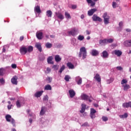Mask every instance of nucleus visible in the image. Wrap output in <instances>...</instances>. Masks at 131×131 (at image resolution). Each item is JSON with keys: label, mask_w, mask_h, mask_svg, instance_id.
<instances>
[{"label": "nucleus", "mask_w": 131, "mask_h": 131, "mask_svg": "<svg viewBox=\"0 0 131 131\" xmlns=\"http://www.w3.org/2000/svg\"><path fill=\"white\" fill-rule=\"evenodd\" d=\"M81 106H82V107L81 110L80 111V113H84L86 108V105H85V104H82Z\"/></svg>", "instance_id": "20"}, {"label": "nucleus", "mask_w": 131, "mask_h": 131, "mask_svg": "<svg viewBox=\"0 0 131 131\" xmlns=\"http://www.w3.org/2000/svg\"><path fill=\"white\" fill-rule=\"evenodd\" d=\"M68 33L69 35H72L73 36H74L76 35V30H75V28H74L70 31H69Z\"/></svg>", "instance_id": "9"}, {"label": "nucleus", "mask_w": 131, "mask_h": 131, "mask_svg": "<svg viewBox=\"0 0 131 131\" xmlns=\"http://www.w3.org/2000/svg\"><path fill=\"white\" fill-rule=\"evenodd\" d=\"M11 67L13 68V69H16V68H17V65H16V64H12Z\"/></svg>", "instance_id": "54"}, {"label": "nucleus", "mask_w": 131, "mask_h": 131, "mask_svg": "<svg viewBox=\"0 0 131 131\" xmlns=\"http://www.w3.org/2000/svg\"><path fill=\"white\" fill-rule=\"evenodd\" d=\"M76 81L77 82H82V79L80 77H77L76 78Z\"/></svg>", "instance_id": "33"}, {"label": "nucleus", "mask_w": 131, "mask_h": 131, "mask_svg": "<svg viewBox=\"0 0 131 131\" xmlns=\"http://www.w3.org/2000/svg\"><path fill=\"white\" fill-rule=\"evenodd\" d=\"M3 73H4V69L3 68L0 69V76L1 75H3Z\"/></svg>", "instance_id": "49"}, {"label": "nucleus", "mask_w": 131, "mask_h": 131, "mask_svg": "<svg viewBox=\"0 0 131 131\" xmlns=\"http://www.w3.org/2000/svg\"><path fill=\"white\" fill-rule=\"evenodd\" d=\"M81 126L85 127V126H90L89 123L87 122L84 123L83 124L81 125Z\"/></svg>", "instance_id": "41"}, {"label": "nucleus", "mask_w": 131, "mask_h": 131, "mask_svg": "<svg viewBox=\"0 0 131 131\" xmlns=\"http://www.w3.org/2000/svg\"><path fill=\"white\" fill-rule=\"evenodd\" d=\"M92 19L93 21H98V22H102V21H103V19L101 18V17L97 16L96 14L93 15V16H92Z\"/></svg>", "instance_id": "5"}, {"label": "nucleus", "mask_w": 131, "mask_h": 131, "mask_svg": "<svg viewBox=\"0 0 131 131\" xmlns=\"http://www.w3.org/2000/svg\"><path fill=\"white\" fill-rule=\"evenodd\" d=\"M46 15L49 18H52V16L53 15V12L51 10H48L46 12Z\"/></svg>", "instance_id": "21"}, {"label": "nucleus", "mask_w": 131, "mask_h": 131, "mask_svg": "<svg viewBox=\"0 0 131 131\" xmlns=\"http://www.w3.org/2000/svg\"><path fill=\"white\" fill-rule=\"evenodd\" d=\"M71 79V77H70V76L67 75H66L65 76V77H64V80H66V81H69V79Z\"/></svg>", "instance_id": "34"}, {"label": "nucleus", "mask_w": 131, "mask_h": 131, "mask_svg": "<svg viewBox=\"0 0 131 131\" xmlns=\"http://www.w3.org/2000/svg\"><path fill=\"white\" fill-rule=\"evenodd\" d=\"M81 98L82 100H84L85 101H89V102H92V100L91 99V97H89V96L85 94H83L81 96Z\"/></svg>", "instance_id": "4"}, {"label": "nucleus", "mask_w": 131, "mask_h": 131, "mask_svg": "<svg viewBox=\"0 0 131 131\" xmlns=\"http://www.w3.org/2000/svg\"><path fill=\"white\" fill-rule=\"evenodd\" d=\"M122 107L123 108H128L127 102H125L122 104Z\"/></svg>", "instance_id": "39"}, {"label": "nucleus", "mask_w": 131, "mask_h": 131, "mask_svg": "<svg viewBox=\"0 0 131 131\" xmlns=\"http://www.w3.org/2000/svg\"><path fill=\"white\" fill-rule=\"evenodd\" d=\"M10 121L12 124H13V126H16V124H15V120H14V119L12 118Z\"/></svg>", "instance_id": "42"}, {"label": "nucleus", "mask_w": 131, "mask_h": 131, "mask_svg": "<svg viewBox=\"0 0 131 131\" xmlns=\"http://www.w3.org/2000/svg\"><path fill=\"white\" fill-rule=\"evenodd\" d=\"M102 119L103 121H107L108 120V118L107 117H102Z\"/></svg>", "instance_id": "46"}, {"label": "nucleus", "mask_w": 131, "mask_h": 131, "mask_svg": "<svg viewBox=\"0 0 131 131\" xmlns=\"http://www.w3.org/2000/svg\"><path fill=\"white\" fill-rule=\"evenodd\" d=\"M67 66L69 67V69H74V65H73V64H72L71 62H68L67 63Z\"/></svg>", "instance_id": "25"}, {"label": "nucleus", "mask_w": 131, "mask_h": 131, "mask_svg": "<svg viewBox=\"0 0 131 131\" xmlns=\"http://www.w3.org/2000/svg\"><path fill=\"white\" fill-rule=\"evenodd\" d=\"M37 38L40 40L43 38V33L40 31H37L36 33Z\"/></svg>", "instance_id": "6"}, {"label": "nucleus", "mask_w": 131, "mask_h": 131, "mask_svg": "<svg viewBox=\"0 0 131 131\" xmlns=\"http://www.w3.org/2000/svg\"><path fill=\"white\" fill-rule=\"evenodd\" d=\"M121 82H127V80L126 79H123Z\"/></svg>", "instance_id": "62"}, {"label": "nucleus", "mask_w": 131, "mask_h": 131, "mask_svg": "<svg viewBox=\"0 0 131 131\" xmlns=\"http://www.w3.org/2000/svg\"><path fill=\"white\" fill-rule=\"evenodd\" d=\"M76 8H77V6L75 5H72V9H75Z\"/></svg>", "instance_id": "56"}, {"label": "nucleus", "mask_w": 131, "mask_h": 131, "mask_svg": "<svg viewBox=\"0 0 131 131\" xmlns=\"http://www.w3.org/2000/svg\"><path fill=\"white\" fill-rule=\"evenodd\" d=\"M91 55L94 57L99 56V51L96 49H93L92 50Z\"/></svg>", "instance_id": "8"}, {"label": "nucleus", "mask_w": 131, "mask_h": 131, "mask_svg": "<svg viewBox=\"0 0 131 131\" xmlns=\"http://www.w3.org/2000/svg\"><path fill=\"white\" fill-rule=\"evenodd\" d=\"M55 60L56 62H60V61H61V60H62V58H61V57H60V56L59 55H56L55 56Z\"/></svg>", "instance_id": "24"}, {"label": "nucleus", "mask_w": 131, "mask_h": 131, "mask_svg": "<svg viewBox=\"0 0 131 131\" xmlns=\"http://www.w3.org/2000/svg\"><path fill=\"white\" fill-rule=\"evenodd\" d=\"M0 82H5V79H4V78L0 79Z\"/></svg>", "instance_id": "60"}, {"label": "nucleus", "mask_w": 131, "mask_h": 131, "mask_svg": "<svg viewBox=\"0 0 131 131\" xmlns=\"http://www.w3.org/2000/svg\"><path fill=\"white\" fill-rule=\"evenodd\" d=\"M17 79H18V77L17 76H14L11 79V82H17Z\"/></svg>", "instance_id": "28"}, {"label": "nucleus", "mask_w": 131, "mask_h": 131, "mask_svg": "<svg viewBox=\"0 0 131 131\" xmlns=\"http://www.w3.org/2000/svg\"><path fill=\"white\" fill-rule=\"evenodd\" d=\"M53 68L55 69V70H58V69H59V66L54 65L53 66Z\"/></svg>", "instance_id": "45"}, {"label": "nucleus", "mask_w": 131, "mask_h": 131, "mask_svg": "<svg viewBox=\"0 0 131 131\" xmlns=\"http://www.w3.org/2000/svg\"><path fill=\"white\" fill-rule=\"evenodd\" d=\"M123 45H124V46H125V47H131V39L124 41Z\"/></svg>", "instance_id": "15"}, {"label": "nucleus", "mask_w": 131, "mask_h": 131, "mask_svg": "<svg viewBox=\"0 0 131 131\" xmlns=\"http://www.w3.org/2000/svg\"><path fill=\"white\" fill-rule=\"evenodd\" d=\"M91 7H94V6H95V5H96V3H95V2H93V1H92V2H91Z\"/></svg>", "instance_id": "57"}, {"label": "nucleus", "mask_w": 131, "mask_h": 131, "mask_svg": "<svg viewBox=\"0 0 131 131\" xmlns=\"http://www.w3.org/2000/svg\"><path fill=\"white\" fill-rule=\"evenodd\" d=\"M46 47L47 49H51V48L53 47V45L50 42H47L46 43Z\"/></svg>", "instance_id": "31"}, {"label": "nucleus", "mask_w": 131, "mask_h": 131, "mask_svg": "<svg viewBox=\"0 0 131 131\" xmlns=\"http://www.w3.org/2000/svg\"><path fill=\"white\" fill-rule=\"evenodd\" d=\"M47 62L48 64H54L53 62V56H50L47 59Z\"/></svg>", "instance_id": "22"}, {"label": "nucleus", "mask_w": 131, "mask_h": 131, "mask_svg": "<svg viewBox=\"0 0 131 131\" xmlns=\"http://www.w3.org/2000/svg\"><path fill=\"white\" fill-rule=\"evenodd\" d=\"M13 107V105L12 104H9L7 106V108L8 109V110H11V108Z\"/></svg>", "instance_id": "51"}, {"label": "nucleus", "mask_w": 131, "mask_h": 131, "mask_svg": "<svg viewBox=\"0 0 131 131\" xmlns=\"http://www.w3.org/2000/svg\"><path fill=\"white\" fill-rule=\"evenodd\" d=\"M43 102H48L49 101V96L45 95L43 98Z\"/></svg>", "instance_id": "32"}, {"label": "nucleus", "mask_w": 131, "mask_h": 131, "mask_svg": "<svg viewBox=\"0 0 131 131\" xmlns=\"http://www.w3.org/2000/svg\"><path fill=\"white\" fill-rule=\"evenodd\" d=\"M128 104V108H129V107H131V101H129L128 102H127Z\"/></svg>", "instance_id": "58"}, {"label": "nucleus", "mask_w": 131, "mask_h": 131, "mask_svg": "<svg viewBox=\"0 0 131 131\" xmlns=\"http://www.w3.org/2000/svg\"><path fill=\"white\" fill-rule=\"evenodd\" d=\"M64 15L67 19H71V16H70V14H69L68 12H66Z\"/></svg>", "instance_id": "30"}, {"label": "nucleus", "mask_w": 131, "mask_h": 131, "mask_svg": "<svg viewBox=\"0 0 131 131\" xmlns=\"http://www.w3.org/2000/svg\"><path fill=\"white\" fill-rule=\"evenodd\" d=\"M35 47L40 52H41L42 51V48H41V44H40V43H36Z\"/></svg>", "instance_id": "13"}, {"label": "nucleus", "mask_w": 131, "mask_h": 131, "mask_svg": "<svg viewBox=\"0 0 131 131\" xmlns=\"http://www.w3.org/2000/svg\"><path fill=\"white\" fill-rule=\"evenodd\" d=\"M127 116H128L127 113H124V115H120V118H127Z\"/></svg>", "instance_id": "35"}, {"label": "nucleus", "mask_w": 131, "mask_h": 131, "mask_svg": "<svg viewBox=\"0 0 131 131\" xmlns=\"http://www.w3.org/2000/svg\"><path fill=\"white\" fill-rule=\"evenodd\" d=\"M64 70H65V66L62 65L59 71V73H62Z\"/></svg>", "instance_id": "36"}, {"label": "nucleus", "mask_w": 131, "mask_h": 131, "mask_svg": "<svg viewBox=\"0 0 131 131\" xmlns=\"http://www.w3.org/2000/svg\"><path fill=\"white\" fill-rule=\"evenodd\" d=\"M94 107H99V105H98L97 104L95 103V104H94Z\"/></svg>", "instance_id": "64"}, {"label": "nucleus", "mask_w": 131, "mask_h": 131, "mask_svg": "<svg viewBox=\"0 0 131 131\" xmlns=\"http://www.w3.org/2000/svg\"><path fill=\"white\" fill-rule=\"evenodd\" d=\"M95 12H97V9L96 8H93L90 10L88 11L89 16H93V15H94V13H95Z\"/></svg>", "instance_id": "11"}, {"label": "nucleus", "mask_w": 131, "mask_h": 131, "mask_svg": "<svg viewBox=\"0 0 131 131\" xmlns=\"http://www.w3.org/2000/svg\"><path fill=\"white\" fill-rule=\"evenodd\" d=\"M86 33L88 35H90V34H91V32H90V31H89V30L86 31Z\"/></svg>", "instance_id": "61"}, {"label": "nucleus", "mask_w": 131, "mask_h": 131, "mask_svg": "<svg viewBox=\"0 0 131 131\" xmlns=\"http://www.w3.org/2000/svg\"><path fill=\"white\" fill-rule=\"evenodd\" d=\"M78 40H83L84 39V36H82L81 35H79L78 36Z\"/></svg>", "instance_id": "37"}, {"label": "nucleus", "mask_w": 131, "mask_h": 131, "mask_svg": "<svg viewBox=\"0 0 131 131\" xmlns=\"http://www.w3.org/2000/svg\"><path fill=\"white\" fill-rule=\"evenodd\" d=\"M102 18H103L104 23L105 25L109 24V20H110V16L108 15L107 12H105L103 14Z\"/></svg>", "instance_id": "3"}, {"label": "nucleus", "mask_w": 131, "mask_h": 131, "mask_svg": "<svg viewBox=\"0 0 131 131\" xmlns=\"http://www.w3.org/2000/svg\"><path fill=\"white\" fill-rule=\"evenodd\" d=\"M86 2L88 4H91L93 1L92 0H86Z\"/></svg>", "instance_id": "63"}, {"label": "nucleus", "mask_w": 131, "mask_h": 131, "mask_svg": "<svg viewBox=\"0 0 131 131\" xmlns=\"http://www.w3.org/2000/svg\"><path fill=\"white\" fill-rule=\"evenodd\" d=\"M121 84L124 89V91H127L128 89H130L129 85L126 84V82H122Z\"/></svg>", "instance_id": "7"}, {"label": "nucleus", "mask_w": 131, "mask_h": 131, "mask_svg": "<svg viewBox=\"0 0 131 131\" xmlns=\"http://www.w3.org/2000/svg\"><path fill=\"white\" fill-rule=\"evenodd\" d=\"M34 11L38 14H40V13H41V10H40V7H39V6L35 7Z\"/></svg>", "instance_id": "17"}, {"label": "nucleus", "mask_w": 131, "mask_h": 131, "mask_svg": "<svg viewBox=\"0 0 131 131\" xmlns=\"http://www.w3.org/2000/svg\"><path fill=\"white\" fill-rule=\"evenodd\" d=\"M16 106L18 107V108H20V107H21V104H20L19 100L16 101Z\"/></svg>", "instance_id": "44"}, {"label": "nucleus", "mask_w": 131, "mask_h": 131, "mask_svg": "<svg viewBox=\"0 0 131 131\" xmlns=\"http://www.w3.org/2000/svg\"><path fill=\"white\" fill-rule=\"evenodd\" d=\"M69 94L70 95V98H74L76 95L75 92L73 90H70L69 91Z\"/></svg>", "instance_id": "10"}, {"label": "nucleus", "mask_w": 131, "mask_h": 131, "mask_svg": "<svg viewBox=\"0 0 131 131\" xmlns=\"http://www.w3.org/2000/svg\"><path fill=\"white\" fill-rule=\"evenodd\" d=\"M119 26L120 28H121V27H122V26H123V23L122 21H120L119 23Z\"/></svg>", "instance_id": "52"}, {"label": "nucleus", "mask_w": 131, "mask_h": 131, "mask_svg": "<svg viewBox=\"0 0 131 131\" xmlns=\"http://www.w3.org/2000/svg\"><path fill=\"white\" fill-rule=\"evenodd\" d=\"M52 77H48L47 78V80L48 81H49V82H52Z\"/></svg>", "instance_id": "47"}, {"label": "nucleus", "mask_w": 131, "mask_h": 131, "mask_svg": "<svg viewBox=\"0 0 131 131\" xmlns=\"http://www.w3.org/2000/svg\"><path fill=\"white\" fill-rule=\"evenodd\" d=\"M99 44L100 45H106L107 44V39H101L99 40Z\"/></svg>", "instance_id": "23"}, {"label": "nucleus", "mask_w": 131, "mask_h": 131, "mask_svg": "<svg viewBox=\"0 0 131 131\" xmlns=\"http://www.w3.org/2000/svg\"><path fill=\"white\" fill-rule=\"evenodd\" d=\"M45 90L46 91H52V86L50 85H47L45 87Z\"/></svg>", "instance_id": "27"}, {"label": "nucleus", "mask_w": 131, "mask_h": 131, "mask_svg": "<svg viewBox=\"0 0 131 131\" xmlns=\"http://www.w3.org/2000/svg\"><path fill=\"white\" fill-rule=\"evenodd\" d=\"M6 119L7 121H8V122H10L12 119V116H11V115H7L6 116Z\"/></svg>", "instance_id": "26"}, {"label": "nucleus", "mask_w": 131, "mask_h": 131, "mask_svg": "<svg viewBox=\"0 0 131 131\" xmlns=\"http://www.w3.org/2000/svg\"><path fill=\"white\" fill-rule=\"evenodd\" d=\"M102 57L103 58H107L108 57H109V54H108V52L106 51H103L102 53Z\"/></svg>", "instance_id": "14"}, {"label": "nucleus", "mask_w": 131, "mask_h": 131, "mask_svg": "<svg viewBox=\"0 0 131 131\" xmlns=\"http://www.w3.org/2000/svg\"><path fill=\"white\" fill-rule=\"evenodd\" d=\"M78 57L79 58L82 57L83 60H84L86 58V49H85V47H81L80 49Z\"/></svg>", "instance_id": "2"}, {"label": "nucleus", "mask_w": 131, "mask_h": 131, "mask_svg": "<svg viewBox=\"0 0 131 131\" xmlns=\"http://www.w3.org/2000/svg\"><path fill=\"white\" fill-rule=\"evenodd\" d=\"M116 2H113V4H112V6H113V8H116Z\"/></svg>", "instance_id": "55"}, {"label": "nucleus", "mask_w": 131, "mask_h": 131, "mask_svg": "<svg viewBox=\"0 0 131 131\" xmlns=\"http://www.w3.org/2000/svg\"><path fill=\"white\" fill-rule=\"evenodd\" d=\"M97 111L94 108H91V113L90 114H95L96 113Z\"/></svg>", "instance_id": "40"}, {"label": "nucleus", "mask_w": 131, "mask_h": 131, "mask_svg": "<svg viewBox=\"0 0 131 131\" xmlns=\"http://www.w3.org/2000/svg\"><path fill=\"white\" fill-rule=\"evenodd\" d=\"M45 109H46L45 107L42 106L41 107V111L40 112V115H43L45 113H46V111H45Z\"/></svg>", "instance_id": "29"}, {"label": "nucleus", "mask_w": 131, "mask_h": 131, "mask_svg": "<svg viewBox=\"0 0 131 131\" xmlns=\"http://www.w3.org/2000/svg\"><path fill=\"white\" fill-rule=\"evenodd\" d=\"M55 14H56V16H57V18H58V19H60V20H63V19H64V15H63L62 13L60 12H58V13L56 12Z\"/></svg>", "instance_id": "16"}, {"label": "nucleus", "mask_w": 131, "mask_h": 131, "mask_svg": "<svg viewBox=\"0 0 131 131\" xmlns=\"http://www.w3.org/2000/svg\"><path fill=\"white\" fill-rule=\"evenodd\" d=\"M23 39H24V36H20L19 38V40H20V41H22V40H23Z\"/></svg>", "instance_id": "59"}, {"label": "nucleus", "mask_w": 131, "mask_h": 131, "mask_svg": "<svg viewBox=\"0 0 131 131\" xmlns=\"http://www.w3.org/2000/svg\"><path fill=\"white\" fill-rule=\"evenodd\" d=\"M3 73H4V69L3 68L0 69V76L1 75H3Z\"/></svg>", "instance_id": "48"}, {"label": "nucleus", "mask_w": 131, "mask_h": 131, "mask_svg": "<svg viewBox=\"0 0 131 131\" xmlns=\"http://www.w3.org/2000/svg\"><path fill=\"white\" fill-rule=\"evenodd\" d=\"M43 93V91H38L35 94V97H36V98H39V97H41V96L42 95Z\"/></svg>", "instance_id": "19"}, {"label": "nucleus", "mask_w": 131, "mask_h": 131, "mask_svg": "<svg viewBox=\"0 0 131 131\" xmlns=\"http://www.w3.org/2000/svg\"><path fill=\"white\" fill-rule=\"evenodd\" d=\"M94 79H96V80L98 82H101V76H100V75H99V74H96L95 75V76L94 77Z\"/></svg>", "instance_id": "18"}, {"label": "nucleus", "mask_w": 131, "mask_h": 131, "mask_svg": "<svg viewBox=\"0 0 131 131\" xmlns=\"http://www.w3.org/2000/svg\"><path fill=\"white\" fill-rule=\"evenodd\" d=\"M51 70H52L51 69V68H47L46 73H50V72H51Z\"/></svg>", "instance_id": "50"}, {"label": "nucleus", "mask_w": 131, "mask_h": 131, "mask_svg": "<svg viewBox=\"0 0 131 131\" xmlns=\"http://www.w3.org/2000/svg\"><path fill=\"white\" fill-rule=\"evenodd\" d=\"M116 69L121 71V70H123V68H122V67L120 66V67H117Z\"/></svg>", "instance_id": "53"}, {"label": "nucleus", "mask_w": 131, "mask_h": 131, "mask_svg": "<svg viewBox=\"0 0 131 131\" xmlns=\"http://www.w3.org/2000/svg\"><path fill=\"white\" fill-rule=\"evenodd\" d=\"M90 117L94 119V118H96V115L95 114H90Z\"/></svg>", "instance_id": "43"}, {"label": "nucleus", "mask_w": 131, "mask_h": 131, "mask_svg": "<svg viewBox=\"0 0 131 131\" xmlns=\"http://www.w3.org/2000/svg\"><path fill=\"white\" fill-rule=\"evenodd\" d=\"M115 55H116L118 57H120L122 55V52L120 51V50H115L113 51Z\"/></svg>", "instance_id": "12"}, {"label": "nucleus", "mask_w": 131, "mask_h": 131, "mask_svg": "<svg viewBox=\"0 0 131 131\" xmlns=\"http://www.w3.org/2000/svg\"><path fill=\"white\" fill-rule=\"evenodd\" d=\"M33 51V47L32 46H28L26 47L25 46H22L19 49V52L21 55H26L27 52L31 53Z\"/></svg>", "instance_id": "1"}, {"label": "nucleus", "mask_w": 131, "mask_h": 131, "mask_svg": "<svg viewBox=\"0 0 131 131\" xmlns=\"http://www.w3.org/2000/svg\"><path fill=\"white\" fill-rule=\"evenodd\" d=\"M114 40H113V39H106V43H112V42H113Z\"/></svg>", "instance_id": "38"}]
</instances>
